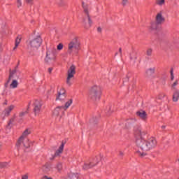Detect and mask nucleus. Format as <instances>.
<instances>
[{
  "instance_id": "obj_1",
  "label": "nucleus",
  "mask_w": 179,
  "mask_h": 179,
  "mask_svg": "<svg viewBox=\"0 0 179 179\" xmlns=\"http://www.w3.org/2000/svg\"><path fill=\"white\" fill-rule=\"evenodd\" d=\"M134 135L137 138L136 144L139 149L136 153L139 157H145V156H148L147 152L152 150V149H155V148L157 146V141L155 137H150L148 139L143 138V136L146 135V131L142 130L141 128L134 130Z\"/></svg>"
},
{
  "instance_id": "obj_2",
  "label": "nucleus",
  "mask_w": 179,
  "mask_h": 179,
  "mask_svg": "<svg viewBox=\"0 0 179 179\" xmlns=\"http://www.w3.org/2000/svg\"><path fill=\"white\" fill-rule=\"evenodd\" d=\"M31 131L29 129H27L23 133L22 135L20 137L16 143V147L17 150L22 149H29L30 148V142H29V138L27 136L30 135Z\"/></svg>"
},
{
  "instance_id": "obj_3",
  "label": "nucleus",
  "mask_w": 179,
  "mask_h": 179,
  "mask_svg": "<svg viewBox=\"0 0 179 179\" xmlns=\"http://www.w3.org/2000/svg\"><path fill=\"white\" fill-rule=\"evenodd\" d=\"M80 50V41L77 37L74 38L68 45V54H78Z\"/></svg>"
},
{
  "instance_id": "obj_4",
  "label": "nucleus",
  "mask_w": 179,
  "mask_h": 179,
  "mask_svg": "<svg viewBox=\"0 0 179 179\" xmlns=\"http://www.w3.org/2000/svg\"><path fill=\"white\" fill-rule=\"evenodd\" d=\"M73 101L72 99H71L65 103L64 106L56 107L53 110V117H59V114L64 115V114H65V111L71 107V104H72Z\"/></svg>"
},
{
  "instance_id": "obj_5",
  "label": "nucleus",
  "mask_w": 179,
  "mask_h": 179,
  "mask_svg": "<svg viewBox=\"0 0 179 179\" xmlns=\"http://www.w3.org/2000/svg\"><path fill=\"white\" fill-rule=\"evenodd\" d=\"M88 97L94 101H97V100H100V98L101 97V88L96 85L91 87L89 91Z\"/></svg>"
},
{
  "instance_id": "obj_6",
  "label": "nucleus",
  "mask_w": 179,
  "mask_h": 179,
  "mask_svg": "<svg viewBox=\"0 0 179 179\" xmlns=\"http://www.w3.org/2000/svg\"><path fill=\"white\" fill-rule=\"evenodd\" d=\"M43 44L41 36H37L29 41V48L31 51H37Z\"/></svg>"
},
{
  "instance_id": "obj_7",
  "label": "nucleus",
  "mask_w": 179,
  "mask_h": 179,
  "mask_svg": "<svg viewBox=\"0 0 179 179\" xmlns=\"http://www.w3.org/2000/svg\"><path fill=\"white\" fill-rule=\"evenodd\" d=\"M83 8L84 9V13H85V17L83 19V23L85 29H90L92 27V19L89 15V9L87 5H85V2L82 3Z\"/></svg>"
},
{
  "instance_id": "obj_8",
  "label": "nucleus",
  "mask_w": 179,
  "mask_h": 179,
  "mask_svg": "<svg viewBox=\"0 0 179 179\" xmlns=\"http://www.w3.org/2000/svg\"><path fill=\"white\" fill-rule=\"evenodd\" d=\"M76 73V66L75 65H71L67 71V78L66 83L68 86H72L71 79L74 78Z\"/></svg>"
},
{
  "instance_id": "obj_9",
  "label": "nucleus",
  "mask_w": 179,
  "mask_h": 179,
  "mask_svg": "<svg viewBox=\"0 0 179 179\" xmlns=\"http://www.w3.org/2000/svg\"><path fill=\"white\" fill-rule=\"evenodd\" d=\"M98 164H99V158L96 157L90 163H85L83 166V169L84 170H89V169H92V167H94V166H97Z\"/></svg>"
},
{
  "instance_id": "obj_10",
  "label": "nucleus",
  "mask_w": 179,
  "mask_h": 179,
  "mask_svg": "<svg viewBox=\"0 0 179 179\" xmlns=\"http://www.w3.org/2000/svg\"><path fill=\"white\" fill-rule=\"evenodd\" d=\"M41 107H43V103H41V101L35 100L34 103V113L35 115H40Z\"/></svg>"
},
{
  "instance_id": "obj_11",
  "label": "nucleus",
  "mask_w": 179,
  "mask_h": 179,
  "mask_svg": "<svg viewBox=\"0 0 179 179\" xmlns=\"http://www.w3.org/2000/svg\"><path fill=\"white\" fill-rule=\"evenodd\" d=\"M54 59H55V50L48 51L45 59V62L48 63L50 61H54Z\"/></svg>"
},
{
  "instance_id": "obj_12",
  "label": "nucleus",
  "mask_w": 179,
  "mask_h": 179,
  "mask_svg": "<svg viewBox=\"0 0 179 179\" xmlns=\"http://www.w3.org/2000/svg\"><path fill=\"white\" fill-rule=\"evenodd\" d=\"M155 22L158 24H163V23H164V22H166V18L164 17V16H163L162 12H159L157 14V15L155 17Z\"/></svg>"
},
{
  "instance_id": "obj_13",
  "label": "nucleus",
  "mask_w": 179,
  "mask_h": 179,
  "mask_svg": "<svg viewBox=\"0 0 179 179\" xmlns=\"http://www.w3.org/2000/svg\"><path fill=\"white\" fill-rule=\"evenodd\" d=\"M137 117H139L143 121L148 120V113L145 110H139L136 112Z\"/></svg>"
},
{
  "instance_id": "obj_14",
  "label": "nucleus",
  "mask_w": 179,
  "mask_h": 179,
  "mask_svg": "<svg viewBox=\"0 0 179 179\" xmlns=\"http://www.w3.org/2000/svg\"><path fill=\"white\" fill-rule=\"evenodd\" d=\"M65 146V143L62 142L58 150L55 152L54 157H57V156H59L62 155V152H64V147Z\"/></svg>"
},
{
  "instance_id": "obj_15",
  "label": "nucleus",
  "mask_w": 179,
  "mask_h": 179,
  "mask_svg": "<svg viewBox=\"0 0 179 179\" xmlns=\"http://www.w3.org/2000/svg\"><path fill=\"white\" fill-rule=\"evenodd\" d=\"M52 170V167L51 165L46 164L42 167V171L43 173H45L46 174H48Z\"/></svg>"
},
{
  "instance_id": "obj_16",
  "label": "nucleus",
  "mask_w": 179,
  "mask_h": 179,
  "mask_svg": "<svg viewBox=\"0 0 179 179\" xmlns=\"http://www.w3.org/2000/svg\"><path fill=\"white\" fill-rule=\"evenodd\" d=\"M15 108V106L11 105L10 106H8V108H6L4 110V115L5 117H9L10 113L12 112V110H13Z\"/></svg>"
},
{
  "instance_id": "obj_17",
  "label": "nucleus",
  "mask_w": 179,
  "mask_h": 179,
  "mask_svg": "<svg viewBox=\"0 0 179 179\" xmlns=\"http://www.w3.org/2000/svg\"><path fill=\"white\" fill-rule=\"evenodd\" d=\"M17 66H16L15 69L13 71L10 70L8 80L7 83H6V85H8L9 83V82H10L12 78H13V75H15V73H16V72H17Z\"/></svg>"
},
{
  "instance_id": "obj_18",
  "label": "nucleus",
  "mask_w": 179,
  "mask_h": 179,
  "mask_svg": "<svg viewBox=\"0 0 179 179\" xmlns=\"http://www.w3.org/2000/svg\"><path fill=\"white\" fill-rule=\"evenodd\" d=\"M156 71V69L154 68H150L145 71V75L148 76V78H150L152 75H154L155 72Z\"/></svg>"
},
{
  "instance_id": "obj_19",
  "label": "nucleus",
  "mask_w": 179,
  "mask_h": 179,
  "mask_svg": "<svg viewBox=\"0 0 179 179\" xmlns=\"http://www.w3.org/2000/svg\"><path fill=\"white\" fill-rule=\"evenodd\" d=\"M179 99V90H176L173 92L172 100L175 103H177V101Z\"/></svg>"
},
{
  "instance_id": "obj_20",
  "label": "nucleus",
  "mask_w": 179,
  "mask_h": 179,
  "mask_svg": "<svg viewBox=\"0 0 179 179\" xmlns=\"http://www.w3.org/2000/svg\"><path fill=\"white\" fill-rule=\"evenodd\" d=\"M20 41H22V36H18L17 37V38L15 39V45L13 48V50H16V48H17V47H19V44H20Z\"/></svg>"
},
{
  "instance_id": "obj_21",
  "label": "nucleus",
  "mask_w": 179,
  "mask_h": 179,
  "mask_svg": "<svg viewBox=\"0 0 179 179\" xmlns=\"http://www.w3.org/2000/svg\"><path fill=\"white\" fill-rule=\"evenodd\" d=\"M69 179H79V174L74 173H70L69 174Z\"/></svg>"
},
{
  "instance_id": "obj_22",
  "label": "nucleus",
  "mask_w": 179,
  "mask_h": 179,
  "mask_svg": "<svg viewBox=\"0 0 179 179\" xmlns=\"http://www.w3.org/2000/svg\"><path fill=\"white\" fill-rule=\"evenodd\" d=\"M19 85V83H17V80H13L11 83V84L10 85V87L11 89H16V87H17Z\"/></svg>"
},
{
  "instance_id": "obj_23",
  "label": "nucleus",
  "mask_w": 179,
  "mask_h": 179,
  "mask_svg": "<svg viewBox=\"0 0 179 179\" xmlns=\"http://www.w3.org/2000/svg\"><path fill=\"white\" fill-rule=\"evenodd\" d=\"M66 99V94L57 95L56 100H59L60 101H65Z\"/></svg>"
},
{
  "instance_id": "obj_24",
  "label": "nucleus",
  "mask_w": 179,
  "mask_h": 179,
  "mask_svg": "<svg viewBox=\"0 0 179 179\" xmlns=\"http://www.w3.org/2000/svg\"><path fill=\"white\" fill-rule=\"evenodd\" d=\"M159 24H157V22L156 21L154 22H152L151 26H150L151 29L152 30H157Z\"/></svg>"
},
{
  "instance_id": "obj_25",
  "label": "nucleus",
  "mask_w": 179,
  "mask_h": 179,
  "mask_svg": "<svg viewBox=\"0 0 179 179\" xmlns=\"http://www.w3.org/2000/svg\"><path fill=\"white\" fill-rule=\"evenodd\" d=\"M157 5H159V6H163L164 3H166V0H156Z\"/></svg>"
},
{
  "instance_id": "obj_26",
  "label": "nucleus",
  "mask_w": 179,
  "mask_h": 179,
  "mask_svg": "<svg viewBox=\"0 0 179 179\" xmlns=\"http://www.w3.org/2000/svg\"><path fill=\"white\" fill-rule=\"evenodd\" d=\"M178 85V80H176V81L171 85V90H177L176 88Z\"/></svg>"
},
{
  "instance_id": "obj_27",
  "label": "nucleus",
  "mask_w": 179,
  "mask_h": 179,
  "mask_svg": "<svg viewBox=\"0 0 179 179\" xmlns=\"http://www.w3.org/2000/svg\"><path fill=\"white\" fill-rule=\"evenodd\" d=\"M164 97H166V94L161 93V94L157 95V99L158 100H163V99H164Z\"/></svg>"
},
{
  "instance_id": "obj_28",
  "label": "nucleus",
  "mask_w": 179,
  "mask_h": 179,
  "mask_svg": "<svg viewBox=\"0 0 179 179\" xmlns=\"http://www.w3.org/2000/svg\"><path fill=\"white\" fill-rule=\"evenodd\" d=\"M99 122V119L97 117H92V119H90V122L91 124H97V122Z\"/></svg>"
},
{
  "instance_id": "obj_29",
  "label": "nucleus",
  "mask_w": 179,
  "mask_h": 179,
  "mask_svg": "<svg viewBox=\"0 0 179 179\" xmlns=\"http://www.w3.org/2000/svg\"><path fill=\"white\" fill-rule=\"evenodd\" d=\"M56 169L58 171H61L62 170V163H57V164L56 165Z\"/></svg>"
},
{
  "instance_id": "obj_30",
  "label": "nucleus",
  "mask_w": 179,
  "mask_h": 179,
  "mask_svg": "<svg viewBox=\"0 0 179 179\" xmlns=\"http://www.w3.org/2000/svg\"><path fill=\"white\" fill-rule=\"evenodd\" d=\"M15 121V119L12 118L10 120L9 122L8 123L7 128L10 129L12 128V123Z\"/></svg>"
},
{
  "instance_id": "obj_31",
  "label": "nucleus",
  "mask_w": 179,
  "mask_h": 179,
  "mask_svg": "<svg viewBox=\"0 0 179 179\" xmlns=\"http://www.w3.org/2000/svg\"><path fill=\"white\" fill-rule=\"evenodd\" d=\"M152 52H153V50H152V48H149L146 51V55H148V57H152Z\"/></svg>"
},
{
  "instance_id": "obj_32",
  "label": "nucleus",
  "mask_w": 179,
  "mask_h": 179,
  "mask_svg": "<svg viewBox=\"0 0 179 179\" xmlns=\"http://www.w3.org/2000/svg\"><path fill=\"white\" fill-rule=\"evenodd\" d=\"M28 113H29V111H27V110L21 112L19 114V117H20V118H22V117H24L26 115V114H27Z\"/></svg>"
},
{
  "instance_id": "obj_33",
  "label": "nucleus",
  "mask_w": 179,
  "mask_h": 179,
  "mask_svg": "<svg viewBox=\"0 0 179 179\" xmlns=\"http://www.w3.org/2000/svg\"><path fill=\"white\" fill-rule=\"evenodd\" d=\"M62 94H66L65 89H64V88H61L59 90V91L58 92V95H62Z\"/></svg>"
},
{
  "instance_id": "obj_34",
  "label": "nucleus",
  "mask_w": 179,
  "mask_h": 179,
  "mask_svg": "<svg viewBox=\"0 0 179 179\" xmlns=\"http://www.w3.org/2000/svg\"><path fill=\"white\" fill-rule=\"evenodd\" d=\"M59 6H66V2L64 0H61L59 3Z\"/></svg>"
},
{
  "instance_id": "obj_35",
  "label": "nucleus",
  "mask_w": 179,
  "mask_h": 179,
  "mask_svg": "<svg viewBox=\"0 0 179 179\" xmlns=\"http://www.w3.org/2000/svg\"><path fill=\"white\" fill-rule=\"evenodd\" d=\"M62 48H64V44L59 43V45H57V50L59 51H61V50H62Z\"/></svg>"
},
{
  "instance_id": "obj_36",
  "label": "nucleus",
  "mask_w": 179,
  "mask_h": 179,
  "mask_svg": "<svg viewBox=\"0 0 179 179\" xmlns=\"http://www.w3.org/2000/svg\"><path fill=\"white\" fill-rule=\"evenodd\" d=\"M22 6V0H17V8H20Z\"/></svg>"
},
{
  "instance_id": "obj_37",
  "label": "nucleus",
  "mask_w": 179,
  "mask_h": 179,
  "mask_svg": "<svg viewBox=\"0 0 179 179\" xmlns=\"http://www.w3.org/2000/svg\"><path fill=\"white\" fill-rule=\"evenodd\" d=\"M22 179H29V173H26L22 176Z\"/></svg>"
},
{
  "instance_id": "obj_38",
  "label": "nucleus",
  "mask_w": 179,
  "mask_h": 179,
  "mask_svg": "<svg viewBox=\"0 0 179 179\" xmlns=\"http://www.w3.org/2000/svg\"><path fill=\"white\" fill-rule=\"evenodd\" d=\"M128 3V0H122V5H123V6H125V5H127Z\"/></svg>"
},
{
  "instance_id": "obj_39",
  "label": "nucleus",
  "mask_w": 179,
  "mask_h": 179,
  "mask_svg": "<svg viewBox=\"0 0 179 179\" xmlns=\"http://www.w3.org/2000/svg\"><path fill=\"white\" fill-rule=\"evenodd\" d=\"M25 2L29 3V5H33V0H25Z\"/></svg>"
},
{
  "instance_id": "obj_40",
  "label": "nucleus",
  "mask_w": 179,
  "mask_h": 179,
  "mask_svg": "<svg viewBox=\"0 0 179 179\" xmlns=\"http://www.w3.org/2000/svg\"><path fill=\"white\" fill-rule=\"evenodd\" d=\"M128 80H129V76L127 75L126 77L123 79V82H128Z\"/></svg>"
},
{
  "instance_id": "obj_41",
  "label": "nucleus",
  "mask_w": 179,
  "mask_h": 179,
  "mask_svg": "<svg viewBox=\"0 0 179 179\" xmlns=\"http://www.w3.org/2000/svg\"><path fill=\"white\" fill-rule=\"evenodd\" d=\"M7 165H8L7 163H3V164H1V167H5V166H7Z\"/></svg>"
},
{
  "instance_id": "obj_42",
  "label": "nucleus",
  "mask_w": 179,
  "mask_h": 179,
  "mask_svg": "<svg viewBox=\"0 0 179 179\" xmlns=\"http://www.w3.org/2000/svg\"><path fill=\"white\" fill-rule=\"evenodd\" d=\"M52 68H51V67H50L49 69H48V72H49V73H51V72H52Z\"/></svg>"
},
{
  "instance_id": "obj_43",
  "label": "nucleus",
  "mask_w": 179,
  "mask_h": 179,
  "mask_svg": "<svg viewBox=\"0 0 179 179\" xmlns=\"http://www.w3.org/2000/svg\"><path fill=\"white\" fill-rule=\"evenodd\" d=\"M119 52L120 55H122V49L121 48L119 49Z\"/></svg>"
},
{
  "instance_id": "obj_44",
  "label": "nucleus",
  "mask_w": 179,
  "mask_h": 179,
  "mask_svg": "<svg viewBox=\"0 0 179 179\" xmlns=\"http://www.w3.org/2000/svg\"><path fill=\"white\" fill-rule=\"evenodd\" d=\"M174 75V70L173 69H171V76Z\"/></svg>"
},
{
  "instance_id": "obj_45",
  "label": "nucleus",
  "mask_w": 179,
  "mask_h": 179,
  "mask_svg": "<svg viewBox=\"0 0 179 179\" xmlns=\"http://www.w3.org/2000/svg\"><path fill=\"white\" fill-rule=\"evenodd\" d=\"M171 80H174V74L171 75Z\"/></svg>"
},
{
  "instance_id": "obj_46",
  "label": "nucleus",
  "mask_w": 179,
  "mask_h": 179,
  "mask_svg": "<svg viewBox=\"0 0 179 179\" xmlns=\"http://www.w3.org/2000/svg\"><path fill=\"white\" fill-rule=\"evenodd\" d=\"M120 156H124V152H120Z\"/></svg>"
},
{
  "instance_id": "obj_47",
  "label": "nucleus",
  "mask_w": 179,
  "mask_h": 179,
  "mask_svg": "<svg viewBox=\"0 0 179 179\" xmlns=\"http://www.w3.org/2000/svg\"><path fill=\"white\" fill-rule=\"evenodd\" d=\"M97 30H98V31H101V27H98Z\"/></svg>"
},
{
  "instance_id": "obj_48",
  "label": "nucleus",
  "mask_w": 179,
  "mask_h": 179,
  "mask_svg": "<svg viewBox=\"0 0 179 179\" xmlns=\"http://www.w3.org/2000/svg\"><path fill=\"white\" fill-rule=\"evenodd\" d=\"M162 129H166V126H162Z\"/></svg>"
},
{
  "instance_id": "obj_49",
  "label": "nucleus",
  "mask_w": 179,
  "mask_h": 179,
  "mask_svg": "<svg viewBox=\"0 0 179 179\" xmlns=\"http://www.w3.org/2000/svg\"><path fill=\"white\" fill-rule=\"evenodd\" d=\"M4 104H6H6H7V103H6V102H5V103H4Z\"/></svg>"
},
{
  "instance_id": "obj_50",
  "label": "nucleus",
  "mask_w": 179,
  "mask_h": 179,
  "mask_svg": "<svg viewBox=\"0 0 179 179\" xmlns=\"http://www.w3.org/2000/svg\"><path fill=\"white\" fill-rule=\"evenodd\" d=\"M0 150H1V145H0Z\"/></svg>"
}]
</instances>
